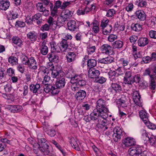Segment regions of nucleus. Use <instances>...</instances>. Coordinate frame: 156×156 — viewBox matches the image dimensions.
<instances>
[{"mask_svg": "<svg viewBox=\"0 0 156 156\" xmlns=\"http://www.w3.org/2000/svg\"><path fill=\"white\" fill-rule=\"evenodd\" d=\"M117 73L115 71H113L111 73H109V78L110 80L112 82L115 79V77L117 76Z\"/></svg>", "mask_w": 156, "mask_h": 156, "instance_id": "nucleus-53", "label": "nucleus"}, {"mask_svg": "<svg viewBox=\"0 0 156 156\" xmlns=\"http://www.w3.org/2000/svg\"><path fill=\"white\" fill-rule=\"evenodd\" d=\"M133 76L132 75L131 73L130 72H126L124 77V82L125 84L129 85L131 81V80H132Z\"/></svg>", "mask_w": 156, "mask_h": 156, "instance_id": "nucleus-27", "label": "nucleus"}, {"mask_svg": "<svg viewBox=\"0 0 156 156\" xmlns=\"http://www.w3.org/2000/svg\"><path fill=\"white\" fill-rule=\"evenodd\" d=\"M17 69L22 73H23L25 71V67L22 64H19L17 66Z\"/></svg>", "mask_w": 156, "mask_h": 156, "instance_id": "nucleus-60", "label": "nucleus"}, {"mask_svg": "<svg viewBox=\"0 0 156 156\" xmlns=\"http://www.w3.org/2000/svg\"><path fill=\"white\" fill-rule=\"evenodd\" d=\"M96 47L95 46H92L90 45H89L87 48V51L89 55H90L92 54L95 52Z\"/></svg>", "mask_w": 156, "mask_h": 156, "instance_id": "nucleus-45", "label": "nucleus"}, {"mask_svg": "<svg viewBox=\"0 0 156 156\" xmlns=\"http://www.w3.org/2000/svg\"><path fill=\"white\" fill-rule=\"evenodd\" d=\"M97 64V61L95 59H90L87 61V66L90 69L94 68L96 66Z\"/></svg>", "mask_w": 156, "mask_h": 156, "instance_id": "nucleus-37", "label": "nucleus"}, {"mask_svg": "<svg viewBox=\"0 0 156 156\" xmlns=\"http://www.w3.org/2000/svg\"><path fill=\"white\" fill-rule=\"evenodd\" d=\"M28 65L30 69L35 70L37 69L38 64L34 57H30V59Z\"/></svg>", "mask_w": 156, "mask_h": 156, "instance_id": "nucleus-16", "label": "nucleus"}, {"mask_svg": "<svg viewBox=\"0 0 156 156\" xmlns=\"http://www.w3.org/2000/svg\"><path fill=\"white\" fill-rule=\"evenodd\" d=\"M91 25H93V31L95 34L98 33L99 31V28L98 27L99 24L98 21L95 20L94 22L91 23Z\"/></svg>", "mask_w": 156, "mask_h": 156, "instance_id": "nucleus-36", "label": "nucleus"}, {"mask_svg": "<svg viewBox=\"0 0 156 156\" xmlns=\"http://www.w3.org/2000/svg\"><path fill=\"white\" fill-rule=\"evenodd\" d=\"M139 113L140 116L144 123L148 121V115L145 111L142 110Z\"/></svg>", "mask_w": 156, "mask_h": 156, "instance_id": "nucleus-32", "label": "nucleus"}, {"mask_svg": "<svg viewBox=\"0 0 156 156\" xmlns=\"http://www.w3.org/2000/svg\"><path fill=\"white\" fill-rule=\"evenodd\" d=\"M40 52L44 55H46L48 52V48L47 46L45 45L44 42H43L40 46Z\"/></svg>", "mask_w": 156, "mask_h": 156, "instance_id": "nucleus-35", "label": "nucleus"}, {"mask_svg": "<svg viewBox=\"0 0 156 156\" xmlns=\"http://www.w3.org/2000/svg\"><path fill=\"white\" fill-rule=\"evenodd\" d=\"M111 87L113 88L114 91L116 93H119L122 91V86L119 82H112L111 83Z\"/></svg>", "mask_w": 156, "mask_h": 156, "instance_id": "nucleus-17", "label": "nucleus"}, {"mask_svg": "<svg viewBox=\"0 0 156 156\" xmlns=\"http://www.w3.org/2000/svg\"><path fill=\"white\" fill-rule=\"evenodd\" d=\"M118 104H119L120 106L122 107H124L126 106V101L124 99V98L123 97H122L119 99L118 101Z\"/></svg>", "mask_w": 156, "mask_h": 156, "instance_id": "nucleus-56", "label": "nucleus"}, {"mask_svg": "<svg viewBox=\"0 0 156 156\" xmlns=\"http://www.w3.org/2000/svg\"><path fill=\"white\" fill-rule=\"evenodd\" d=\"M47 9L48 10L49 9L51 12V15L52 16H55L56 14V10L55 7H53V4L50 1L44 5Z\"/></svg>", "mask_w": 156, "mask_h": 156, "instance_id": "nucleus-19", "label": "nucleus"}, {"mask_svg": "<svg viewBox=\"0 0 156 156\" xmlns=\"http://www.w3.org/2000/svg\"><path fill=\"white\" fill-rule=\"evenodd\" d=\"M51 79V77L48 75H45L42 81L43 83L45 85H48V82Z\"/></svg>", "mask_w": 156, "mask_h": 156, "instance_id": "nucleus-62", "label": "nucleus"}, {"mask_svg": "<svg viewBox=\"0 0 156 156\" xmlns=\"http://www.w3.org/2000/svg\"><path fill=\"white\" fill-rule=\"evenodd\" d=\"M47 22L48 24L49 25V26H50L51 27L54 24L56 25L57 24V21L55 20L51 16H50L48 18Z\"/></svg>", "mask_w": 156, "mask_h": 156, "instance_id": "nucleus-47", "label": "nucleus"}, {"mask_svg": "<svg viewBox=\"0 0 156 156\" xmlns=\"http://www.w3.org/2000/svg\"><path fill=\"white\" fill-rule=\"evenodd\" d=\"M138 39V37L135 35L131 36L129 38V41L133 44H134Z\"/></svg>", "mask_w": 156, "mask_h": 156, "instance_id": "nucleus-59", "label": "nucleus"}, {"mask_svg": "<svg viewBox=\"0 0 156 156\" xmlns=\"http://www.w3.org/2000/svg\"><path fill=\"white\" fill-rule=\"evenodd\" d=\"M67 25L69 30L72 31H75L78 28V25L75 20H70L67 23Z\"/></svg>", "mask_w": 156, "mask_h": 156, "instance_id": "nucleus-21", "label": "nucleus"}, {"mask_svg": "<svg viewBox=\"0 0 156 156\" xmlns=\"http://www.w3.org/2000/svg\"><path fill=\"white\" fill-rule=\"evenodd\" d=\"M103 34L105 35H108L110 34L112 31V26L109 25L107 27L102 29Z\"/></svg>", "mask_w": 156, "mask_h": 156, "instance_id": "nucleus-40", "label": "nucleus"}, {"mask_svg": "<svg viewBox=\"0 0 156 156\" xmlns=\"http://www.w3.org/2000/svg\"><path fill=\"white\" fill-rule=\"evenodd\" d=\"M8 62L12 66H13L18 64V59L15 57L11 56L8 58Z\"/></svg>", "mask_w": 156, "mask_h": 156, "instance_id": "nucleus-41", "label": "nucleus"}, {"mask_svg": "<svg viewBox=\"0 0 156 156\" xmlns=\"http://www.w3.org/2000/svg\"><path fill=\"white\" fill-rule=\"evenodd\" d=\"M140 77L139 75H135L134 76H133L132 80H131V81L129 85L130 87H132V84L134 82L139 83L140 81Z\"/></svg>", "mask_w": 156, "mask_h": 156, "instance_id": "nucleus-46", "label": "nucleus"}, {"mask_svg": "<svg viewBox=\"0 0 156 156\" xmlns=\"http://www.w3.org/2000/svg\"><path fill=\"white\" fill-rule=\"evenodd\" d=\"M30 91L37 95L42 93L43 90L40 89V85L38 83L32 84L29 87Z\"/></svg>", "mask_w": 156, "mask_h": 156, "instance_id": "nucleus-9", "label": "nucleus"}, {"mask_svg": "<svg viewBox=\"0 0 156 156\" xmlns=\"http://www.w3.org/2000/svg\"><path fill=\"white\" fill-rule=\"evenodd\" d=\"M48 57L51 62H54L55 63L58 62L59 61V57L58 55L54 53L53 52H51L48 55Z\"/></svg>", "mask_w": 156, "mask_h": 156, "instance_id": "nucleus-20", "label": "nucleus"}, {"mask_svg": "<svg viewBox=\"0 0 156 156\" xmlns=\"http://www.w3.org/2000/svg\"><path fill=\"white\" fill-rule=\"evenodd\" d=\"M114 62V58L111 56H108L105 58H99L98 60V63L105 64H110Z\"/></svg>", "mask_w": 156, "mask_h": 156, "instance_id": "nucleus-13", "label": "nucleus"}, {"mask_svg": "<svg viewBox=\"0 0 156 156\" xmlns=\"http://www.w3.org/2000/svg\"><path fill=\"white\" fill-rule=\"evenodd\" d=\"M133 30L135 31H139L142 30V26L139 23H133L131 26Z\"/></svg>", "mask_w": 156, "mask_h": 156, "instance_id": "nucleus-39", "label": "nucleus"}, {"mask_svg": "<svg viewBox=\"0 0 156 156\" xmlns=\"http://www.w3.org/2000/svg\"><path fill=\"white\" fill-rule=\"evenodd\" d=\"M151 61L150 57L149 56H146L143 58L142 62L145 63H148Z\"/></svg>", "mask_w": 156, "mask_h": 156, "instance_id": "nucleus-64", "label": "nucleus"}, {"mask_svg": "<svg viewBox=\"0 0 156 156\" xmlns=\"http://www.w3.org/2000/svg\"><path fill=\"white\" fill-rule=\"evenodd\" d=\"M123 45V42L120 40H118L113 43L112 46L114 48H120Z\"/></svg>", "mask_w": 156, "mask_h": 156, "instance_id": "nucleus-38", "label": "nucleus"}, {"mask_svg": "<svg viewBox=\"0 0 156 156\" xmlns=\"http://www.w3.org/2000/svg\"><path fill=\"white\" fill-rule=\"evenodd\" d=\"M68 46V43L67 40L65 39H63L60 43L59 48L62 51L64 52L66 51Z\"/></svg>", "mask_w": 156, "mask_h": 156, "instance_id": "nucleus-23", "label": "nucleus"}, {"mask_svg": "<svg viewBox=\"0 0 156 156\" xmlns=\"http://www.w3.org/2000/svg\"><path fill=\"white\" fill-rule=\"evenodd\" d=\"M28 39L32 41H35L37 39V33L34 31L29 32L27 34Z\"/></svg>", "mask_w": 156, "mask_h": 156, "instance_id": "nucleus-29", "label": "nucleus"}, {"mask_svg": "<svg viewBox=\"0 0 156 156\" xmlns=\"http://www.w3.org/2000/svg\"><path fill=\"white\" fill-rule=\"evenodd\" d=\"M118 62L120 64L123 66H127L129 63L127 59L123 58L120 59Z\"/></svg>", "mask_w": 156, "mask_h": 156, "instance_id": "nucleus-49", "label": "nucleus"}, {"mask_svg": "<svg viewBox=\"0 0 156 156\" xmlns=\"http://www.w3.org/2000/svg\"><path fill=\"white\" fill-rule=\"evenodd\" d=\"M107 113H100L98 110L94 109L90 115V118L92 121H94L96 123L98 122H99L100 119H106L108 117Z\"/></svg>", "mask_w": 156, "mask_h": 156, "instance_id": "nucleus-2", "label": "nucleus"}, {"mask_svg": "<svg viewBox=\"0 0 156 156\" xmlns=\"http://www.w3.org/2000/svg\"><path fill=\"white\" fill-rule=\"evenodd\" d=\"M12 41L13 43L17 46L21 47L23 45V42L22 40L18 37L13 36L12 38Z\"/></svg>", "mask_w": 156, "mask_h": 156, "instance_id": "nucleus-34", "label": "nucleus"}, {"mask_svg": "<svg viewBox=\"0 0 156 156\" xmlns=\"http://www.w3.org/2000/svg\"><path fill=\"white\" fill-rule=\"evenodd\" d=\"M149 40L147 37H142L138 40V44L140 47H144L149 43Z\"/></svg>", "mask_w": 156, "mask_h": 156, "instance_id": "nucleus-26", "label": "nucleus"}, {"mask_svg": "<svg viewBox=\"0 0 156 156\" xmlns=\"http://www.w3.org/2000/svg\"><path fill=\"white\" fill-rule=\"evenodd\" d=\"M66 76L68 78L71 79L70 82L72 84H78L80 86H83L86 84V81L80 75H75L71 71H69L67 73Z\"/></svg>", "mask_w": 156, "mask_h": 156, "instance_id": "nucleus-1", "label": "nucleus"}, {"mask_svg": "<svg viewBox=\"0 0 156 156\" xmlns=\"http://www.w3.org/2000/svg\"><path fill=\"white\" fill-rule=\"evenodd\" d=\"M10 6V2L7 0H2L0 2V9L4 11L7 9Z\"/></svg>", "mask_w": 156, "mask_h": 156, "instance_id": "nucleus-24", "label": "nucleus"}, {"mask_svg": "<svg viewBox=\"0 0 156 156\" xmlns=\"http://www.w3.org/2000/svg\"><path fill=\"white\" fill-rule=\"evenodd\" d=\"M23 109L22 107L20 105H11L10 106L9 110L13 113L17 112Z\"/></svg>", "mask_w": 156, "mask_h": 156, "instance_id": "nucleus-30", "label": "nucleus"}, {"mask_svg": "<svg viewBox=\"0 0 156 156\" xmlns=\"http://www.w3.org/2000/svg\"><path fill=\"white\" fill-rule=\"evenodd\" d=\"M136 16L140 20L144 21L146 19L145 14L142 10H139L136 12Z\"/></svg>", "mask_w": 156, "mask_h": 156, "instance_id": "nucleus-33", "label": "nucleus"}, {"mask_svg": "<svg viewBox=\"0 0 156 156\" xmlns=\"http://www.w3.org/2000/svg\"><path fill=\"white\" fill-rule=\"evenodd\" d=\"M38 145L39 147H38L40 151L41 149L44 148L46 149L49 147V146L46 143V140L44 138H37Z\"/></svg>", "mask_w": 156, "mask_h": 156, "instance_id": "nucleus-18", "label": "nucleus"}, {"mask_svg": "<svg viewBox=\"0 0 156 156\" xmlns=\"http://www.w3.org/2000/svg\"><path fill=\"white\" fill-rule=\"evenodd\" d=\"M76 54L73 52H69L66 55V57L68 62L74 61L76 59Z\"/></svg>", "mask_w": 156, "mask_h": 156, "instance_id": "nucleus-31", "label": "nucleus"}, {"mask_svg": "<svg viewBox=\"0 0 156 156\" xmlns=\"http://www.w3.org/2000/svg\"><path fill=\"white\" fill-rule=\"evenodd\" d=\"M13 25H14L15 26H17L20 27H23L25 26V23L22 21L18 20L16 21H14V23H12L11 25L12 26Z\"/></svg>", "mask_w": 156, "mask_h": 156, "instance_id": "nucleus-43", "label": "nucleus"}, {"mask_svg": "<svg viewBox=\"0 0 156 156\" xmlns=\"http://www.w3.org/2000/svg\"><path fill=\"white\" fill-rule=\"evenodd\" d=\"M108 20H103L101 22L100 26L102 28V29L103 28H105L109 25H108Z\"/></svg>", "mask_w": 156, "mask_h": 156, "instance_id": "nucleus-63", "label": "nucleus"}, {"mask_svg": "<svg viewBox=\"0 0 156 156\" xmlns=\"http://www.w3.org/2000/svg\"><path fill=\"white\" fill-rule=\"evenodd\" d=\"M100 74V71L94 68L89 69L88 70V76L93 79H98Z\"/></svg>", "mask_w": 156, "mask_h": 156, "instance_id": "nucleus-7", "label": "nucleus"}, {"mask_svg": "<svg viewBox=\"0 0 156 156\" xmlns=\"http://www.w3.org/2000/svg\"><path fill=\"white\" fill-rule=\"evenodd\" d=\"M129 150V155L131 156H139L142 153V147L140 146H137L135 147H131Z\"/></svg>", "mask_w": 156, "mask_h": 156, "instance_id": "nucleus-8", "label": "nucleus"}, {"mask_svg": "<svg viewBox=\"0 0 156 156\" xmlns=\"http://www.w3.org/2000/svg\"><path fill=\"white\" fill-rule=\"evenodd\" d=\"M100 49L102 53L106 55H109L112 50V47L108 44H104L101 47Z\"/></svg>", "mask_w": 156, "mask_h": 156, "instance_id": "nucleus-15", "label": "nucleus"}, {"mask_svg": "<svg viewBox=\"0 0 156 156\" xmlns=\"http://www.w3.org/2000/svg\"><path fill=\"white\" fill-rule=\"evenodd\" d=\"M115 13V11L113 9H110L107 12L106 16L108 17H112L114 15Z\"/></svg>", "mask_w": 156, "mask_h": 156, "instance_id": "nucleus-57", "label": "nucleus"}, {"mask_svg": "<svg viewBox=\"0 0 156 156\" xmlns=\"http://www.w3.org/2000/svg\"><path fill=\"white\" fill-rule=\"evenodd\" d=\"M141 97L139 94L137 93L136 94H134L133 95V99L134 102L137 105L140 107L142 105Z\"/></svg>", "mask_w": 156, "mask_h": 156, "instance_id": "nucleus-28", "label": "nucleus"}, {"mask_svg": "<svg viewBox=\"0 0 156 156\" xmlns=\"http://www.w3.org/2000/svg\"><path fill=\"white\" fill-rule=\"evenodd\" d=\"M52 62H51L48 63V66L50 68H49L50 71H51V76L52 77H56L57 74H59V73L61 74V71H62V67L59 66H57L55 67H54Z\"/></svg>", "mask_w": 156, "mask_h": 156, "instance_id": "nucleus-5", "label": "nucleus"}, {"mask_svg": "<svg viewBox=\"0 0 156 156\" xmlns=\"http://www.w3.org/2000/svg\"><path fill=\"white\" fill-rule=\"evenodd\" d=\"M96 129L97 128H101L104 129V130H105L108 129V127L106 126V123L105 121L102 120L101 119H100V121L96 123Z\"/></svg>", "mask_w": 156, "mask_h": 156, "instance_id": "nucleus-25", "label": "nucleus"}, {"mask_svg": "<svg viewBox=\"0 0 156 156\" xmlns=\"http://www.w3.org/2000/svg\"><path fill=\"white\" fill-rule=\"evenodd\" d=\"M51 93L53 94H58L59 92V88H55V86H52Z\"/></svg>", "mask_w": 156, "mask_h": 156, "instance_id": "nucleus-61", "label": "nucleus"}, {"mask_svg": "<svg viewBox=\"0 0 156 156\" xmlns=\"http://www.w3.org/2000/svg\"><path fill=\"white\" fill-rule=\"evenodd\" d=\"M50 44L51 49V51H52L53 52L58 51V50H57L58 46L54 41H52L50 43Z\"/></svg>", "mask_w": 156, "mask_h": 156, "instance_id": "nucleus-51", "label": "nucleus"}, {"mask_svg": "<svg viewBox=\"0 0 156 156\" xmlns=\"http://www.w3.org/2000/svg\"><path fill=\"white\" fill-rule=\"evenodd\" d=\"M72 12L70 11H66L65 12L64 15L63 16L64 18L66 19V20H67L68 19H69L71 18L72 15H71Z\"/></svg>", "mask_w": 156, "mask_h": 156, "instance_id": "nucleus-58", "label": "nucleus"}, {"mask_svg": "<svg viewBox=\"0 0 156 156\" xmlns=\"http://www.w3.org/2000/svg\"><path fill=\"white\" fill-rule=\"evenodd\" d=\"M19 16V15L17 10L14 9L12 10L9 14V16L8 18L9 24L11 25L12 23H14V20L18 18Z\"/></svg>", "mask_w": 156, "mask_h": 156, "instance_id": "nucleus-12", "label": "nucleus"}, {"mask_svg": "<svg viewBox=\"0 0 156 156\" xmlns=\"http://www.w3.org/2000/svg\"><path fill=\"white\" fill-rule=\"evenodd\" d=\"M93 0H86L84 1V4L86 5L84 10L85 13L87 14L90 11L95 9V4L94 3L91 4L90 5L91 7H89V4Z\"/></svg>", "mask_w": 156, "mask_h": 156, "instance_id": "nucleus-11", "label": "nucleus"}, {"mask_svg": "<svg viewBox=\"0 0 156 156\" xmlns=\"http://www.w3.org/2000/svg\"><path fill=\"white\" fill-rule=\"evenodd\" d=\"M30 57L28 58V57L26 55L23 56V59L22 60V64L25 65H28V63L30 59Z\"/></svg>", "mask_w": 156, "mask_h": 156, "instance_id": "nucleus-54", "label": "nucleus"}, {"mask_svg": "<svg viewBox=\"0 0 156 156\" xmlns=\"http://www.w3.org/2000/svg\"><path fill=\"white\" fill-rule=\"evenodd\" d=\"M86 92L83 90H80L75 94V98L79 101H82L86 96Z\"/></svg>", "mask_w": 156, "mask_h": 156, "instance_id": "nucleus-14", "label": "nucleus"}, {"mask_svg": "<svg viewBox=\"0 0 156 156\" xmlns=\"http://www.w3.org/2000/svg\"><path fill=\"white\" fill-rule=\"evenodd\" d=\"M42 17V15L41 13H37L32 16V19L30 18L29 19L30 20V23H32L33 21L35 22L36 20H39L41 19Z\"/></svg>", "mask_w": 156, "mask_h": 156, "instance_id": "nucleus-44", "label": "nucleus"}, {"mask_svg": "<svg viewBox=\"0 0 156 156\" xmlns=\"http://www.w3.org/2000/svg\"><path fill=\"white\" fill-rule=\"evenodd\" d=\"M150 88L152 90H154L155 88V83L153 76H150Z\"/></svg>", "mask_w": 156, "mask_h": 156, "instance_id": "nucleus-55", "label": "nucleus"}, {"mask_svg": "<svg viewBox=\"0 0 156 156\" xmlns=\"http://www.w3.org/2000/svg\"><path fill=\"white\" fill-rule=\"evenodd\" d=\"M118 38V36L116 35L110 34L108 38V41L111 42H113Z\"/></svg>", "mask_w": 156, "mask_h": 156, "instance_id": "nucleus-52", "label": "nucleus"}, {"mask_svg": "<svg viewBox=\"0 0 156 156\" xmlns=\"http://www.w3.org/2000/svg\"><path fill=\"white\" fill-rule=\"evenodd\" d=\"M122 143L126 147H129L135 145L136 141L133 138L128 137L123 139Z\"/></svg>", "mask_w": 156, "mask_h": 156, "instance_id": "nucleus-10", "label": "nucleus"}, {"mask_svg": "<svg viewBox=\"0 0 156 156\" xmlns=\"http://www.w3.org/2000/svg\"><path fill=\"white\" fill-rule=\"evenodd\" d=\"M95 109L98 110L99 113H107L108 110L105 104V101L101 98L99 99L97 101V105Z\"/></svg>", "mask_w": 156, "mask_h": 156, "instance_id": "nucleus-4", "label": "nucleus"}, {"mask_svg": "<svg viewBox=\"0 0 156 156\" xmlns=\"http://www.w3.org/2000/svg\"><path fill=\"white\" fill-rule=\"evenodd\" d=\"M61 72L62 73H61V74L59 73V74H57L56 77H53L57 79L55 85L56 87L59 88L64 87L66 83L65 79L64 76V73L62 70Z\"/></svg>", "mask_w": 156, "mask_h": 156, "instance_id": "nucleus-3", "label": "nucleus"}, {"mask_svg": "<svg viewBox=\"0 0 156 156\" xmlns=\"http://www.w3.org/2000/svg\"><path fill=\"white\" fill-rule=\"evenodd\" d=\"M136 4L138 6L142 7L146 5L147 3L144 0H139L136 2Z\"/></svg>", "mask_w": 156, "mask_h": 156, "instance_id": "nucleus-48", "label": "nucleus"}, {"mask_svg": "<svg viewBox=\"0 0 156 156\" xmlns=\"http://www.w3.org/2000/svg\"><path fill=\"white\" fill-rule=\"evenodd\" d=\"M37 10L40 12H44L46 13L44 15L45 16H47L49 14V10L46 9L45 7L43 6L42 3H38L37 5Z\"/></svg>", "mask_w": 156, "mask_h": 156, "instance_id": "nucleus-22", "label": "nucleus"}, {"mask_svg": "<svg viewBox=\"0 0 156 156\" xmlns=\"http://www.w3.org/2000/svg\"><path fill=\"white\" fill-rule=\"evenodd\" d=\"M144 124L149 128L152 130L156 129V126L154 124L150 122L148 120L147 122H145Z\"/></svg>", "mask_w": 156, "mask_h": 156, "instance_id": "nucleus-50", "label": "nucleus"}, {"mask_svg": "<svg viewBox=\"0 0 156 156\" xmlns=\"http://www.w3.org/2000/svg\"><path fill=\"white\" fill-rule=\"evenodd\" d=\"M40 151L43 153L45 155H48L50 156H53L54 154L52 151L49 150V149L48 147L46 149L44 148L41 149Z\"/></svg>", "mask_w": 156, "mask_h": 156, "instance_id": "nucleus-42", "label": "nucleus"}, {"mask_svg": "<svg viewBox=\"0 0 156 156\" xmlns=\"http://www.w3.org/2000/svg\"><path fill=\"white\" fill-rule=\"evenodd\" d=\"M114 133L113 134V138L115 142L119 141L123 136V131L119 127L115 128L113 130Z\"/></svg>", "mask_w": 156, "mask_h": 156, "instance_id": "nucleus-6", "label": "nucleus"}]
</instances>
